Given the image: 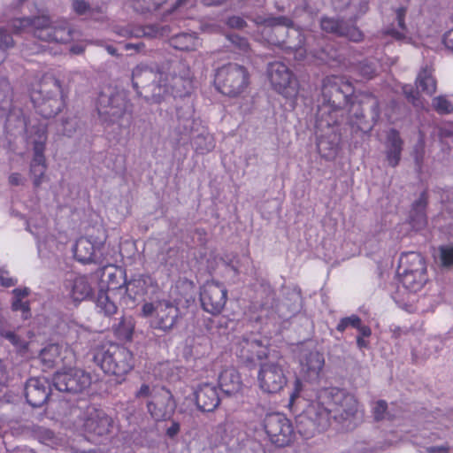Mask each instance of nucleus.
I'll use <instances>...</instances> for the list:
<instances>
[{
  "mask_svg": "<svg viewBox=\"0 0 453 453\" xmlns=\"http://www.w3.org/2000/svg\"><path fill=\"white\" fill-rule=\"evenodd\" d=\"M227 298L226 288L219 282H206L200 292V301L203 309L212 314L218 315L224 309Z\"/></svg>",
  "mask_w": 453,
  "mask_h": 453,
  "instance_id": "obj_17",
  "label": "nucleus"
},
{
  "mask_svg": "<svg viewBox=\"0 0 453 453\" xmlns=\"http://www.w3.org/2000/svg\"><path fill=\"white\" fill-rule=\"evenodd\" d=\"M302 372L306 375L310 380H316L319 379V372H321L325 359L321 353L317 350H303L300 359Z\"/></svg>",
  "mask_w": 453,
  "mask_h": 453,
  "instance_id": "obj_28",
  "label": "nucleus"
},
{
  "mask_svg": "<svg viewBox=\"0 0 453 453\" xmlns=\"http://www.w3.org/2000/svg\"><path fill=\"white\" fill-rule=\"evenodd\" d=\"M356 70L360 76L366 80L372 79L377 74L376 65L367 59L359 62L356 66Z\"/></svg>",
  "mask_w": 453,
  "mask_h": 453,
  "instance_id": "obj_48",
  "label": "nucleus"
},
{
  "mask_svg": "<svg viewBox=\"0 0 453 453\" xmlns=\"http://www.w3.org/2000/svg\"><path fill=\"white\" fill-rule=\"evenodd\" d=\"M27 142L33 146L34 154H44L47 141L46 127L42 124L33 125L27 131Z\"/></svg>",
  "mask_w": 453,
  "mask_h": 453,
  "instance_id": "obj_33",
  "label": "nucleus"
},
{
  "mask_svg": "<svg viewBox=\"0 0 453 453\" xmlns=\"http://www.w3.org/2000/svg\"><path fill=\"white\" fill-rule=\"evenodd\" d=\"M168 42L173 48L180 51H194L199 46V41L195 33L176 34L168 39Z\"/></svg>",
  "mask_w": 453,
  "mask_h": 453,
  "instance_id": "obj_35",
  "label": "nucleus"
},
{
  "mask_svg": "<svg viewBox=\"0 0 453 453\" xmlns=\"http://www.w3.org/2000/svg\"><path fill=\"white\" fill-rule=\"evenodd\" d=\"M426 268L423 257L417 252H408L403 254L399 259L397 272H404L409 273H426Z\"/></svg>",
  "mask_w": 453,
  "mask_h": 453,
  "instance_id": "obj_31",
  "label": "nucleus"
},
{
  "mask_svg": "<svg viewBox=\"0 0 453 453\" xmlns=\"http://www.w3.org/2000/svg\"><path fill=\"white\" fill-rule=\"evenodd\" d=\"M11 26L15 34L28 31L46 42L67 43L73 40V31L66 22H52L47 15L15 19Z\"/></svg>",
  "mask_w": 453,
  "mask_h": 453,
  "instance_id": "obj_3",
  "label": "nucleus"
},
{
  "mask_svg": "<svg viewBox=\"0 0 453 453\" xmlns=\"http://www.w3.org/2000/svg\"><path fill=\"white\" fill-rule=\"evenodd\" d=\"M214 82L220 93L235 97L248 88L250 73L243 65L229 63L217 70Z\"/></svg>",
  "mask_w": 453,
  "mask_h": 453,
  "instance_id": "obj_8",
  "label": "nucleus"
},
{
  "mask_svg": "<svg viewBox=\"0 0 453 453\" xmlns=\"http://www.w3.org/2000/svg\"><path fill=\"white\" fill-rule=\"evenodd\" d=\"M354 23L355 21L349 19L324 16L320 19V28L326 33L357 42L363 40L364 35Z\"/></svg>",
  "mask_w": 453,
  "mask_h": 453,
  "instance_id": "obj_19",
  "label": "nucleus"
},
{
  "mask_svg": "<svg viewBox=\"0 0 453 453\" xmlns=\"http://www.w3.org/2000/svg\"><path fill=\"white\" fill-rule=\"evenodd\" d=\"M96 307L106 317H111L119 312L118 306L111 300L107 291L100 290L96 297Z\"/></svg>",
  "mask_w": 453,
  "mask_h": 453,
  "instance_id": "obj_40",
  "label": "nucleus"
},
{
  "mask_svg": "<svg viewBox=\"0 0 453 453\" xmlns=\"http://www.w3.org/2000/svg\"><path fill=\"white\" fill-rule=\"evenodd\" d=\"M79 128L80 120L76 116L73 115L62 119L59 123L58 130V132H61L64 135L71 137L76 133V131Z\"/></svg>",
  "mask_w": 453,
  "mask_h": 453,
  "instance_id": "obj_44",
  "label": "nucleus"
},
{
  "mask_svg": "<svg viewBox=\"0 0 453 453\" xmlns=\"http://www.w3.org/2000/svg\"><path fill=\"white\" fill-rule=\"evenodd\" d=\"M220 390L226 395L239 393L242 388V381L239 372L234 368L224 370L219 377Z\"/></svg>",
  "mask_w": 453,
  "mask_h": 453,
  "instance_id": "obj_30",
  "label": "nucleus"
},
{
  "mask_svg": "<svg viewBox=\"0 0 453 453\" xmlns=\"http://www.w3.org/2000/svg\"><path fill=\"white\" fill-rule=\"evenodd\" d=\"M158 388H151L148 384H142L140 388L135 392V397L136 398H147L150 397L152 399L153 394L157 390Z\"/></svg>",
  "mask_w": 453,
  "mask_h": 453,
  "instance_id": "obj_62",
  "label": "nucleus"
},
{
  "mask_svg": "<svg viewBox=\"0 0 453 453\" xmlns=\"http://www.w3.org/2000/svg\"><path fill=\"white\" fill-rule=\"evenodd\" d=\"M25 396L33 408L42 407L50 397V383L44 378H30L25 385Z\"/></svg>",
  "mask_w": 453,
  "mask_h": 453,
  "instance_id": "obj_20",
  "label": "nucleus"
},
{
  "mask_svg": "<svg viewBox=\"0 0 453 453\" xmlns=\"http://www.w3.org/2000/svg\"><path fill=\"white\" fill-rule=\"evenodd\" d=\"M0 335L8 340L13 346L20 350L27 349V343L14 332L1 329Z\"/></svg>",
  "mask_w": 453,
  "mask_h": 453,
  "instance_id": "obj_54",
  "label": "nucleus"
},
{
  "mask_svg": "<svg viewBox=\"0 0 453 453\" xmlns=\"http://www.w3.org/2000/svg\"><path fill=\"white\" fill-rule=\"evenodd\" d=\"M12 90L7 79L0 76V118L4 117L12 106Z\"/></svg>",
  "mask_w": 453,
  "mask_h": 453,
  "instance_id": "obj_39",
  "label": "nucleus"
},
{
  "mask_svg": "<svg viewBox=\"0 0 453 453\" xmlns=\"http://www.w3.org/2000/svg\"><path fill=\"white\" fill-rule=\"evenodd\" d=\"M267 74L273 88L288 97L296 92V81L289 68L282 62L275 61L267 65Z\"/></svg>",
  "mask_w": 453,
  "mask_h": 453,
  "instance_id": "obj_16",
  "label": "nucleus"
},
{
  "mask_svg": "<svg viewBox=\"0 0 453 453\" xmlns=\"http://www.w3.org/2000/svg\"><path fill=\"white\" fill-rule=\"evenodd\" d=\"M12 311L22 312V319L24 320L28 319L31 317V309L29 301H23L19 299H12Z\"/></svg>",
  "mask_w": 453,
  "mask_h": 453,
  "instance_id": "obj_56",
  "label": "nucleus"
},
{
  "mask_svg": "<svg viewBox=\"0 0 453 453\" xmlns=\"http://www.w3.org/2000/svg\"><path fill=\"white\" fill-rule=\"evenodd\" d=\"M165 80L168 84L170 95L174 97H185L193 91V74L190 67L182 60H166L162 62Z\"/></svg>",
  "mask_w": 453,
  "mask_h": 453,
  "instance_id": "obj_9",
  "label": "nucleus"
},
{
  "mask_svg": "<svg viewBox=\"0 0 453 453\" xmlns=\"http://www.w3.org/2000/svg\"><path fill=\"white\" fill-rule=\"evenodd\" d=\"M432 108L440 115H448L453 113V104L446 96H438L432 100Z\"/></svg>",
  "mask_w": 453,
  "mask_h": 453,
  "instance_id": "obj_46",
  "label": "nucleus"
},
{
  "mask_svg": "<svg viewBox=\"0 0 453 453\" xmlns=\"http://www.w3.org/2000/svg\"><path fill=\"white\" fill-rule=\"evenodd\" d=\"M46 171L44 154H34L30 164V174L33 177V183L38 188L42 182V177Z\"/></svg>",
  "mask_w": 453,
  "mask_h": 453,
  "instance_id": "obj_38",
  "label": "nucleus"
},
{
  "mask_svg": "<svg viewBox=\"0 0 453 453\" xmlns=\"http://www.w3.org/2000/svg\"><path fill=\"white\" fill-rule=\"evenodd\" d=\"M228 39L232 42V44L241 51L245 52L249 50L250 44L246 38L233 34L228 36Z\"/></svg>",
  "mask_w": 453,
  "mask_h": 453,
  "instance_id": "obj_60",
  "label": "nucleus"
},
{
  "mask_svg": "<svg viewBox=\"0 0 453 453\" xmlns=\"http://www.w3.org/2000/svg\"><path fill=\"white\" fill-rule=\"evenodd\" d=\"M150 281V277L139 275L129 281H125L126 291L131 298L135 299L136 296H142L147 293V286Z\"/></svg>",
  "mask_w": 453,
  "mask_h": 453,
  "instance_id": "obj_37",
  "label": "nucleus"
},
{
  "mask_svg": "<svg viewBox=\"0 0 453 453\" xmlns=\"http://www.w3.org/2000/svg\"><path fill=\"white\" fill-rule=\"evenodd\" d=\"M132 104L124 90L101 92L97 99V111L103 121L115 123L126 113H131Z\"/></svg>",
  "mask_w": 453,
  "mask_h": 453,
  "instance_id": "obj_11",
  "label": "nucleus"
},
{
  "mask_svg": "<svg viewBox=\"0 0 453 453\" xmlns=\"http://www.w3.org/2000/svg\"><path fill=\"white\" fill-rule=\"evenodd\" d=\"M441 265L444 267L453 265V245H443L439 248Z\"/></svg>",
  "mask_w": 453,
  "mask_h": 453,
  "instance_id": "obj_55",
  "label": "nucleus"
},
{
  "mask_svg": "<svg viewBox=\"0 0 453 453\" xmlns=\"http://www.w3.org/2000/svg\"><path fill=\"white\" fill-rule=\"evenodd\" d=\"M373 419L380 422L383 419L389 418L388 411V403L385 400H378L373 403L372 408Z\"/></svg>",
  "mask_w": 453,
  "mask_h": 453,
  "instance_id": "obj_52",
  "label": "nucleus"
},
{
  "mask_svg": "<svg viewBox=\"0 0 453 453\" xmlns=\"http://www.w3.org/2000/svg\"><path fill=\"white\" fill-rule=\"evenodd\" d=\"M362 322L361 319L357 315L342 318L336 326L337 331L342 333L348 326L357 328Z\"/></svg>",
  "mask_w": 453,
  "mask_h": 453,
  "instance_id": "obj_58",
  "label": "nucleus"
},
{
  "mask_svg": "<svg viewBox=\"0 0 453 453\" xmlns=\"http://www.w3.org/2000/svg\"><path fill=\"white\" fill-rule=\"evenodd\" d=\"M131 81L137 96L150 104H159L170 96L162 63L135 65L132 70Z\"/></svg>",
  "mask_w": 453,
  "mask_h": 453,
  "instance_id": "obj_2",
  "label": "nucleus"
},
{
  "mask_svg": "<svg viewBox=\"0 0 453 453\" xmlns=\"http://www.w3.org/2000/svg\"><path fill=\"white\" fill-rule=\"evenodd\" d=\"M397 273L401 277L403 285L411 291H417L419 289L426 281L425 273H420L419 276H418L416 273H409L404 272Z\"/></svg>",
  "mask_w": 453,
  "mask_h": 453,
  "instance_id": "obj_42",
  "label": "nucleus"
},
{
  "mask_svg": "<svg viewBox=\"0 0 453 453\" xmlns=\"http://www.w3.org/2000/svg\"><path fill=\"white\" fill-rule=\"evenodd\" d=\"M166 0H133V8L140 13L157 11Z\"/></svg>",
  "mask_w": 453,
  "mask_h": 453,
  "instance_id": "obj_45",
  "label": "nucleus"
},
{
  "mask_svg": "<svg viewBox=\"0 0 453 453\" xmlns=\"http://www.w3.org/2000/svg\"><path fill=\"white\" fill-rule=\"evenodd\" d=\"M308 418L317 426L319 431L326 430L333 418L332 406L324 403L320 399V391L317 402L311 403L305 411Z\"/></svg>",
  "mask_w": 453,
  "mask_h": 453,
  "instance_id": "obj_22",
  "label": "nucleus"
},
{
  "mask_svg": "<svg viewBox=\"0 0 453 453\" xmlns=\"http://www.w3.org/2000/svg\"><path fill=\"white\" fill-rule=\"evenodd\" d=\"M195 395L196 406L202 411H212L220 403L218 388L211 383L199 385Z\"/></svg>",
  "mask_w": 453,
  "mask_h": 453,
  "instance_id": "obj_25",
  "label": "nucleus"
},
{
  "mask_svg": "<svg viewBox=\"0 0 453 453\" xmlns=\"http://www.w3.org/2000/svg\"><path fill=\"white\" fill-rule=\"evenodd\" d=\"M193 143L196 147V150L201 154L209 152L214 148L213 139L209 134H197L196 137H194Z\"/></svg>",
  "mask_w": 453,
  "mask_h": 453,
  "instance_id": "obj_47",
  "label": "nucleus"
},
{
  "mask_svg": "<svg viewBox=\"0 0 453 453\" xmlns=\"http://www.w3.org/2000/svg\"><path fill=\"white\" fill-rule=\"evenodd\" d=\"M403 92L408 102L415 107H419L422 104L419 92L415 90L411 85L403 86Z\"/></svg>",
  "mask_w": 453,
  "mask_h": 453,
  "instance_id": "obj_57",
  "label": "nucleus"
},
{
  "mask_svg": "<svg viewBox=\"0 0 453 453\" xmlns=\"http://www.w3.org/2000/svg\"><path fill=\"white\" fill-rule=\"evenodd\" d=\"M333 127H325L323 131L316 127L317 133H321L318 137L317 149L320 156L326 160L335 158L339 150L340 136Z\"/></svg>",
  "mask_w": 453,
  "mask_h": 453,
  "instance_id": "obj_23",
  "label": "nucleus"
},
{
  "mask_svg": "<svg viewBox=\"0 0 453 453\" xmlns=\"http://www.w3.org/2000/svg\"><path fill=\"white\" fill-rule=\"evenodd\" d=\"M93 361L108 374L123 376L133 368V355L126 347L106 342L96 346Z\"/></svg>",
  "mask_w": 453,
  "mask_h": 453,
  "instance_id": "obj_4",
  "label": "nucleus"
},
{
  "mask_svg": "<svg viewBox=\"0 0 453 453\" xmlns=\"http://www.w3.org/2000/svg\"><path fill=\"white\" fill-rule=\"evenodd\" d=\"M72 7L73 11L79 15L85 14L90 9L89 4L85 0H73L72 3Z\"/></svg>",
  "mask_w": 453,
  "mask_h": 453,
  "instance_id": "obj_63",
  "label": "nucleus"
},
{
  "mask_svg": "<svg viewBox=\"0 0 453 453\" xmlns=\"http://www.w3.org/2000/svg\"><path fill=\"white\" fill-rule=\"evenodd\" d=\"M134 327V325L132 318H126L124 316H120L119 322L112 325V329L115 334L119 338L125 340H129L132 338Z\"/></svg>",
  "mask_w": 453,
  "mask_h": 453,
  "instance_id": "obj_41",
  "label": "nucleus"
},
{
  "mask_svg": "<svg viewBox=\"0 0 453 453\" xmlns=\"http://www.w3.org/2000/svg\"><path fill=\"white\" fill-rule=\"evenodd\" d=\"M298 43L295 45H289V48L295 50L296 58L303 59L305 57L306 50L303 48L304 45V35L302 33H297Z\"/></svg>",
  "mask_w": 453,
  "mask_h": 453,
  "instance_id": "obj_61",
  "label": "nucleus"
},
{
  "mask_svg": "<svg viewBox=\"0 0 453 453\" xmlns=\"http://www.w3.org/2000/svg\"><path fill=\"white\" fill-rule=\"evenodd\" d=\"M111 418L104 412L97 410L90 412L83 423L84 431L95 436H104L110 433Z\"/></svg>",
  "mask_w": 453,
  "mask_h": 453,
  "instance_id": "obj_24",
  "label": "nucleus"
},
{
  "mask_svg": "<svg viewBox=\"0 0 453 453\" xmlns=\"http://www.w3.org/2000/svg\"><path fill=\"white\" fill-rule=\"evenodd\" d=\"M427 205V196L426 192L421 193L419 198L416 200L410 211V223L415 230H421L427 224L426 209Z\"/></svg>",
  "mask_w": 453,
  "mask_h": 453,
  "instance_id": "obj_32",
  "label": "nucleus"
},
{
  "mask_svg": "<svg viewBox=\"0 0 453 453\" xmlns=\"http://www.w3.org/2000/svg\"><path fill=\"white\" fill-rule=\"evenodd\" d=\"M283 358L276 354L263 363L257 375L259 388L265 393L276 394L287 384V377L283 370Z\"/></svg>",
  "mask_w": 453,
  "mask_h": 453,
  "instance_id": "obj_14",
  "label": "nucleus"
},
{
  "mask_svg": "<svg viewBox=\"0 0 453 453\" xmlns=\"http://www.w3.org/2000/svg\"><path fill=\"white\" fill-rule=\"evenodd\" d=\"M14 46V40L8 31L1 27L0 28V51L5 54L6 50Z\"/></svg>",
  "mask_w": 453,
  "mask_h": 453,
  "instance_id": "obj_59",
  "label": "nucleus"
},
{
  "mask_svg": "<svg viewBox=\"0 0 453 453\" xmlns=\"http://www.w3.org/2000/svg\"><path fill=\"white\" fill-rule=\"evenodd\" d=\"M60 81L54 76L44 77L38 89L31 92V100L39 114L45 119L55 117L63 108Z\"/></svg>",
  "mask_w": 453,
  "mask_h": 453,
  "instance_id": "obj_5",
  "label": "nucleus"
},
{
  "mask_svg": "<svg viewBox=\"0 0 453 453\" xmlns=\"http://www.w3.org/2000/svg\"><path fill=\"white\" fill-rule=\"evenodd\" d=\"M183 107L177 108V118L180 126L182 124L183 132L188 134L192 128V109L191 106L187 105L185 112L182 113Z\"/></svg>",
  "mask_w": 453,
  "mask_h": 453,
  "instance_id": "obj_49",
  "label": "nucleus"
},
{
  "mask_svg": "<svg viewBox=\"0 0 453 453\" xmlns=\"http://www.w3.org/2000/svg\"><path fill=\"white\" fill-rule=\"evenodd\" d=\"M268 344L266 338L254 333L246 334L237 340L235 354L242 363L253 365L256 360L268 359L276 354V351L269 350Z\"/></svg>",
  "mask_w": 453,
  "mask_h": 453,
  "instance_id": "obj_12",
  "label": "nucleus"
},
{
  "mask_svg": "<svg viewBox=\"0 0 453 453\" xmlns=\"http://www.w3.org/2000/svg\"><path fill=\"white\" fill-rule=\"evenodd\" d=\"M64 287L70 298L77 303L91 298L94 294L91 282L84 275H76L66 279Z\"/></svg>",
  "mask_w": 453,
  "mask_h": 453,
  "instance_id": "obj_21",
  "label": "nucleus"
},
{
  "mask_svg": "<svg viewBox=\"0 0 453 453\" xmlns=\"http://www.w3.org/2000/svg\"><path fill=\"white\" fill-rule=\"evenodd\" d=\"M73 255L77 261L81 264H101V255L97 254L99 247H96L88 237L79 238L73 248Z\"/></svg>",
  "mask_w": 453,
  "mask_h": 453,
  "instance_id": "obj_26",
  "label": "nucleus"
},
{
  "mask_svg": "<svg viewBox=\"0 0 453 453\" xmlns=\"http://www.w3.org/2000/svg\"><path fill=\"white\" fill-rule=\"evenodd\" d=\"M263 426L270 441L275 446L285 447L292 441L293 426L291 421L285 415L279 412L266 414Z\"/></svg>",
  "mask_w": 453,
  "mask_h": 453,
  "instance_id": "obj_15",
  "label": "nucleus"
},
{
  "mask_svg": "<svg viewBox=\"0 0 453 453\" xmlns=\"http://www.w3.org/2000/svg\"><path fill=\"white\" fill-rule=\"evenodd\" d=\"M332 5L336 12L349 11V21H356L368 9L367 3L364 0H332Z\"/></svg>",
  "mask_w": 453,
  "mask_h": 453,
  "instance_id": "obj_34",
  "label": "nucleus"
},
{
  "mask_svg": "<svg viewBox=\"0 0 453 453\" xmlns=\"http://www.w3.org/2000/svg\"><path fill=\"white\" fill-rule=\"evenodd\" d=\"M320 399L332 406L333 418L339 423L355 419L359 412V403L356 396L338 388H323Z\"/></svg>",
  "mask_w": 453,
  "mask_h": 453,
  "instance_id": "obj_6",
  "label": "nucleus"
},
{
  "mask_svg": "<svg viewBox=\"0 0 453 453\" xmlns=\"http://www.w3.org/2000/svg\"><path fill=\"white\" fill-rule=\"evenodd\" d=\"M59 348L58 345H50L44 348L40 354L42 361L48 366H53L57 362Z\"/></svg>",
  "mask_w": 453,
  "mask_h": 453,
  "instance_id": "obj_50",
  "label": "nucleus"
},
{
  "mask_svg": "<svg viewBox=\"0 0 453 453\" xmlns=\"http://www.w3.org/2000/svg\"><path fill=\"white\" fill-rule=\"evenodd\" d=\"M33 435L42 443L50 444L55 441V434L49 428L35 426L32 429Z\"/></svg>",
  "mask_w": 453,
  "mask_h": 453,
  "instance_id": "obj_51",
  "label": "nucleus"
},
{
  "mask_svg": "<svg viewBox=\"0 0 453 453\" xmlns=\"http://www.w3.org/2000/svg\"><path fill=\"white\" fill-rule=\"evenodd\" d=\"M403 141L400 136V133L391 128L386 136L385 142V157L388 166L396 167L402 157Z\"/></svg>",
  "mask_w": 453,
  "mask_h": 453,
  "instance_id": "obj_27",
  "label": "nucleus"
},
{
  "mask_svg": "<svg viewBox=\"0 0 453 453\" xmlns=\"http://www.w3.org/2000/svg\"><path fill=\"white\" fill-rule=\"evenodd\" d=\"M227 25L233 28H243L247 26L246 21L239 16H232L227 19Z\"/></svg>",
  "mask_w": 453,
  "mask_h": 453,
  "instance_id": "obj_64",
  "label": "nucleus"
},
{
  "mask_svg": "<svg viewBox=\"0 0 453 453\" xmlns=\"http://www.w3.org/2000/svg\"><path fill=\"white\" fill-rule=\"evenodd\" d=\"M259 24L263 25L265 27H284L287 28L294 27V21L287 16H273L269 15L265 18H263L258 21Z\"/></svg>",
  "mask_w": 453,
  "mask_h": 453,
  "instance_id": "obj_43",
  "label": "nucleus"
},
{
  "mask_svg": "<svg viewBox=\"0 0 453 453\" xmlns=\"http://www.w3.org/2000/svg\"><path fill=\"white\" fill-rule=\"evenodd\" d=\"M52 384L59 392L78 395L86 392L90 388L92 377L83 369L69 368L55 372Z\"/></svg>",
  "mask_w": 453,
  "mask_h": 453,
  "instance_id": "obj_13",
  "label": "nucleus"
},
{
  "mask_svg": "<svg viewBox=\"0 0 453 453\" xmlns=\"http://www.w3.org/2000/svg\"><path fill=\"white\" fill-rule=\"evenodd\" d=\"M313 54L316 58H319L322 61L327 62L331 59H335L337 58V52L334 49L332 45H326L325 47H321L319 49H314Z\"/></svg>",
  "mask_w": 453,
  "mask_h": 453,
  "instance_id": "obj_53",
  "label": "nucleus"
},
{
  "mask_svg": "<svg viewBox=\"0 0 453 453\" xmlns=\"http://www.w3.org/2000/svg\"><path fill=\"white\" fill-rule=\"evenodd\" d=\"M5 116L4 128L11 135L22 134L28 128L27 127V120L20 108L12 107V105L4 117Z\"/></svg>",
  "mask_w": 453,
  "mask_h": 453,
  "instance_id": "obj_29",
  "label": "nucleus"
},
{
  "mask_svg": "<svg viewBox=\"0 0 453 453\" xmlns=\"http://www.w3.org/2000/svg\"><path fill=\"white\" fill-rule=\"evenodd\" d=\"M147 409L156 421L169 419L175 411L176 403L170 390L165 387L158 388L147 403Z\"/></svg>",
  "mask_w": 453,
  "mask_h": 453,
  "instance_id": "obj_18",
  "label": "nucleus"
},
{
  "mask_svg": "<svg viewBox=\"0 0 453 453\" xmlns=\"http://www.w3.org/2000/svg\"><path fill=\"white\" fill-rule=\"evenodd\" d=\"M416 85L426 95H434L437 89V83L433 75V70L427 66L422 68L417 76Z\"/></svg>",
  "mask_w": 453,
  "mask_h": 453,
  "instance_id": "obj_36",
  "label": "nucleus"
},
{
  "mask_svg": "<svg viewBox=\"0 0 453 453\" xmlns=\"http://www.w3.org/2000/svg\"><path fill=\"white\" fill-rule=\"evenodd\" d=\"M354 94L351 83L342 76H327L323 80L322 100L318 106L315 127L323 131L325 127L337 125L343 108L350 102Z\"/></svg>",
  "mask_w": 453,
  "mask_h": 453,
  "instance_id": "obj_1",
  "label": "nucleus"
},
{
  "mask_svg": "<svg viewBox=\"0 0 453 453\" xmlns=\"http://www.w3.org/2000/svg\"><path fill=\"white\" fill-rule=\"evenodd\" d=\"M349 123L364 133L370 132L380 116V101L372 94H365L357 102H351L349 110Z\"/></svg>",
  "mask_w": 453,
  "mask_h": 453,
  "instance_id": "obj_10",
  "label": "nucleus"
},
{
  "mask_svg": "<svg viewBox=\"0 0 453 453\" xmlns=\"http://www.w3.org/2000/svg\"><path fill=\"white\" fill-rule=\"evenodd\" d=\"M142 314L144 317L154 315L150 322L151 327L164 334H169L175 329L182 319L178 305L165 299L145 303L142 306Z\"/></svg>",
  "mask_w": 453,
  "mask_h": 453,
  "instance_id": "obj_7",
  "label": "nucleus"
}]
</instances>
